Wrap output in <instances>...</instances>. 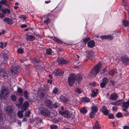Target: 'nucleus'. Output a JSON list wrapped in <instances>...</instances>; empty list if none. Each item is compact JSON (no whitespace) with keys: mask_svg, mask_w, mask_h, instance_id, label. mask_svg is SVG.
<instances>
[{"mask_svg":"<svg viewBox=\"0 0 129 129\" xmlns=\"http://www.w3.org/2000/svg\"><path fill=\"white\" fill-rule=\"evenodd\" d=\"M82 79V77L80 74H72L69 76L68 81L70 86H71L74 83L76 80L79 81Z\"/></svg>","mask_w":129,"mask_h":129,"instance_id":"f257e3e1","label":"nucleus"},{"mask_svg":"<svg viewBox=\"0 0 129 129\" xmlns=\"http://www.w3.org/2000/svg\"><path fill=\"white\" fill-rule=\"evenodd\" d=\"M101 67V63H99L96 66L94 67L93 69H92L90 71L89 73V76L90 77H95Z\"/></svg>","mask_w":129,"mask_h":129,"instance_id":"f03ea898","label":"nucleus"},{"mask_svg":"<svg viewBox=\"0 0 129 129\" xmlns=\"http://www.w3.org/2000/svg\"><path fill=\"white\" fill-rule=\"evenodd\" d=\"M20 67L18 64L14 63L12 64L11 69L12 75L16 76L17 75V73L20 70Z\"/></svg>","mask_w":129,"mask_h":129,"instance_id":"7ed1b4c3","label":"nucleus"},{"mask_svg":"<svg viewBox=\"0 0 129 129\" xmlns=\"http://www.w3.org/2000/svg\"><path fill=\"white\" fill-rule=\"evenodd\" d=\"M39 113L43 115L49 117L50 116V113L49 111L45 108L41 107L39 109Z\"/></svg>","mask_w":129,"mask_h":129,"instance_id":"20e7f679","label":"nucleus"},{"mask_svg":"<svg viewBox=\"0 0 129 129\" xmlns=\"http://www.w3.org/2000/svg\"><path fill=\"white\" fill-rule=\"evenodd\" d=\"M59 112L63 117L68 118L71 117V114L70 112L67 110H66L63 112L60 111Z\"/></svg>","mask_w":129,"mask_h":129,"instance_id":"39448f33","label":"nucleus"},{"mask_svg":"<svg viewBox=\"0 0 129 129\" xmlns=\"http://www.w3.org/2000/svg\"><path fill=\"white\" fill-rule=\"evenodd\" d=\"M53 73L55 76L58 75L62 76L63 75L64 72L59 69H56L54 71Z\"/></svg>","mask_w":129,"mask_h":129,"instance_id":"423d86ee","label":"nucleus"},{"mask_svg":"<svg viewBox=\"0 0 129 129\" xmlns=\"http://www.w3.org/2000/svg\"><path fill=\"white\" fill-rule=\"evenodd\" d=\"M118 97V94L115 93H111L110 95L109 99L112 101H116Z\"/></svg>","mask_w":129,"mask_h":129,"instance_id":"0eeeda50","label":"nucleus"},{"mask_svg":"<svg viewBox=\"0 0 129 129\" xmlns=\"http://www.w3.org/2000/svg\"><path fill=\"white\" fill-rule=\"evenodd\" d=\"M121 60L124 65L129 64V59L127 57H122L121 58Z\"/></svg>","mask_w":129,"mask_h":129,"instance_id":"6e6552de","label":"nucleus"},{"mask_svg":"<svg viewBox=\"0 0 129 129\" xmlns=\"http://www.w3.org/2000/svg\"><path fill=\"white\" fill-rule=\"evenodd\" d=\"M1 92V93L3 95L6 96L9 93V92L8 90L7 87H2L0 91Z\"/></svg>","mask_w":129,"mask_h":129,"instance_id":"1a4fd4ad","label":"nucleus"},{"mask_svg":"<svg viewBox=\"0 0 129 129\" xmlns=\"http://www.w3.org/2000/svg\"><path fill=\"white\" fill-rule=\"evenodd\" d=\"M32 62L34 63V66L36 67V68L38 69L39 68H40V69L42 68V67L41 66L40 67L37 66V65H38V63L40 62V60L39 59L35 58L33 60Z\"/></svg>","mask_w":129,"mask_h":129,"instance_id":"9d476101","label":"nucleus"},{"mask_svg":"<svg viewBox=\"0 0 129 129\" xmlns=\"http://www.w3.org/2000/svg\"><path fill=\"white\" fill-rule=\"evenodd\" d=\"M129 106V100L123 103V106H122L123 108L122 110L125 112L126 111V110Z\"/></svg>","mask_w":129,"mask_h":129,"instance_id":"9b49d317","label":"nucleus"},{"mask_svg":"<svg viewBox=\"0 0 129 129\" xmlns=\"http://www.w3.org/2000/svg\"><path fill=\"white\" fill-rule=\"evenodd\" d=\"M5 110L7 113L10 116L11 115L12 113L13 110L11 109L10 107L9 106H6Z\"/></svg>","mask_w":129,"mask_h":129,"instance_id":"f8f14e48","label":"nucleus"},{"mask_svg":"<svg viewBox=\"0 0 129 129\" xmlns=\"http://www.w3.org/2000/svg\"><path fill=\"white\" fill-rule=\"evenodd\" d=\"M0 75L3 76L5 79H6L7 77V74L6 71L3 69L1 70Z\"/></svg>","mask_w":129,"mask_h":129,"instance_id":"ddd939ff","label":"nucleus"},{"mask_svg":"<svg viewBox=\"0 0 129 129\" xmlns=\"http://www.w3.org/2000/svg\"><path fill=\"white\" fill-rule=\"evenodd\" d=\"M45 102L47 106L51 108H53L52 102L50 100L47 99L45 101Z\"/></svg>","mask_w":129,"mask_h":129,"instance_id":"4468645a","label":"nucleus"},{"mask_svg":"<svg viewBox=\"0 0 129 129\" xmlns=\"http://www.w3.org/2000/svg\"><path fill=\"white\" fill-rule=\"evenodd\" d=\"M107 82V79L106 78H104L102 80V82L100 84L101 87L102 88L104 87Z\"/></svg>","mask_w":129,"mask_h":129,"instance_id":"2eb2a0df","label":"nucleus"},{"mask_svg":"<svg viewBox=\"0 0 129 129\" xmlns=\"http://www.w3.org/2000/svg\"><path fill=\"white\" fill-rule=\"evenodd\" d=\"M102 40L109 39L112 40L113 39V37L111 35L101 36L100 37Z\"/></svg>","mask_w":129,"mask_h":129,"instance_id":"dca6fc26","label":"nucleus"},{"mask_svg":"<svg viewBox=\"0 0 129 129\" xmlns=\"http://www.w3.org/2000/svg\"><path fill=\"white\" fill-rule=\"evenodd\" d=\"M86 53L87 55V57L91 60L92 59L91 58V57L94 56V53L91 51H87Z\"/></svg>","mask_w":129,"mask_h":129,"instance_id":"f3484780","label":"nucleus"},{"mask_svg":"<svg viewBox=\"0 0 129 129\" xmlns=\"http://www.w3.org/2000/svg\"><path fill=\"white\" fill-rule=\"evenodd\" d=\"M26 40L29 41H33L36 38L34 36L31 35H27L26 36Z\"/></svg>","mask_w":129,"mask_h":129,"instance_id":"a211bd4d","label":"nucleus"},{"mask_svg":"<svg viewBox=\"0 0 129 129\" xmlns=\"http://www.w3.org/2000/svg\"><path fill=\"white\" fill-rule=\"evenodd\" d=\"M102 111L104 115H107L109 113L107 107L105 106H103L102 107Z\"/></svg>","mask_w":129,"mask_h":129,"instance_id":"6ab92c4d","label":"nucleus"},{"mask_svg":"<svg viewBox=\"0 0 129 129\" xmlns=\"http://www.w3.org/2000/svg\"><path fill=\"white\" fill-rule=\"evenodd\" d=\"M57 62L59 64H66L67 62L63 58H58L57 59Z\"/></svg>","mask_w":129,"mask_h":129,"instance_id":"aec40b11","label":"nucleus"},{"mask_svg":"<svg viewBox=\"0 0 129 129\" xmlns=\"http://www.w3.org/2000/svg\"><path fill=\"white\" fill-rule=\"evenodd\" d=\"M3 57L4 58V63L6 64L7 63V61L8 60V53H4L3 55Z\"/></svg>","mask_w":129,"mask_h":129,"instance_id":"412c9836","label":"nucleus"},{"mask_svg":"<svg viewBox=\"0 0 129 129\" xmlns=\"http://www.w3.org/2000/svg\"><path fill=\"white\" fill-rule=\"evenodd\" d=\"M3 21L7 22L8 24H12V19L8 18H5L3 20Z\"/></svg>","mask_w":129,"mask_h":129,"instance_id":"4be33fe9","label":"nucleus"},{"mask_svg":"<svg viewBox=\"0 0 129 129\" xmlns=\"http://www.w3.org/2000/svg\"><path fill=\"white\" fill-rule=\"evenodd\" d=\"M28 106V102L27 101L25 102L22 108V110L23 111L26 110L27 109V107Z\"/></svg>","mask_w":129,"mask_h":129,"instance_id":"5701e85b","label":"nucleus"},{"mask_svg":"<svg viewBox=\"0 0 129 129\" xmlns=\"http://www.w3.org/2000/svg\"><path fill=\"white\" fill-rule=\"evenodd\" d=\"M95 42L93 40L91 41L88 43L87 45L88 47L92 48L95 46Z\"/></svg>","mask_w":129,"mask_h":129,"instance_id":"b1692460","label":"nucleus"},{"mask_svg":"<svg viewBox=\"0 0 129 129\" xmlns=\"http://www.w3.org/2000/svg\"><path fill=\"white\" fill-rule=\"evenodd\" d=\"M59 100L60 101L63 102L64 103H66L68 100L67 98L63 95L60 96L59 98Z\"/></svg>","mask_w":129,"mask_h":129,"instance_id":"393cba45","label":"nucleus"},{"mask_svg":"<svg viewBox=\"0 0 129 129\" xmlns=\"http://www.w3.org/2000/svg\"><path fill=\"white\" fill-rule=\"evenodd\" d=\"M38 94L41 97H43L45 95V92L43 90H41L39 91L38 92Z\"/></svg>","mask_w":129,"mask_h":129,"instance_id":"a878e982","label":"nucleus"},{"mask_svg":"<svg viewBox=\"0 0 129 129\" xmlns=\"http://www.w3.org/2000/svg\"><path fill=\"white\" fill-rule=\"evenodd\" d=\"M122 22L123 25L125 27L129 25V22L128 21L125 20H123L122 21Z\"/></svg>","mask_w":129,"mask_h":129,"instance_id":"bb28decb","label":"nucleus"},{"mask_svg":"<svg viewBox=\"0 0 129 129\" xmlns=\"http://www.w3.org/2000/svg\"><path fill=\"white\" fill-rule=\"evenodd\" d=\"M98 90L97 89L93 90L92 91V93L91 95V96L94 97L96 96L98 93Z\"/></svg>","mask_w":129,"mask_h":129,"instance_id":"cd10ccee","label":"nucleus"},{"mask_svg":"<svg viewBox=\"0 0 129 129\" xmlns=\"http://www.w3.org/2000/svg\"><path fill=\"white\" fill-rule=\"evenodd\" d=\"M92 111L93 112L96 113L98 111L97 107L96 106H92L91 107Z\"/></svg>","mask_w":129,"mask_h":129,"instance_id":"c85d7f7f","label":"nucleus"},{"mask_svg":"<svg viewBox=\"0 0 129 129\" xmlns=\"http://www.w3.org/2000/svg\"><path fill=\"white\" fill-rule=\"evenodd\" d=\"M2 4L7 5V2L5 0H2L0 2V9L1 8Z\"/></svg>","mask_w":129,"mask_h":129,"instance_id":"c756f323","label":"nucleus"},{"mask_svg":"<svg viewBox=\"0 0 129 129\" xmlns=\"http://www.w3.org/2000/svg\"><path fill=\"white\" fill-rule=\"evenodd\" d=\"M94 129H99L100 127L98 123L97 122H95L94 125L93 126Z\"/></svg>","mask_w":129,"mask_h":129,"instance_id":"7c9ffc66","label":"nucleus"},{"mask_svg":"<svg viewBox=\"0 0 129 129\" xmlns=\"http://www.w3.org/2000/svg\"><path fill=\"white\" fill-rule=\"evenodd\" d=\"M80 112L82 113L85 114L87 112V110L85 107L82 108L80 110Z\"/></svg>","mask_w":129,"mask_h":129,"instance_id":"2f4dec72","label":"nucleus"},{"mask_svg":"<svg viewBox=\"0 0 129 129\" xmlns=\"http://www.w3.org/2000/svg\"><path fill=\"white\" fill-rule=\"evenodd\" d=\"M25 98L27 99L29 97V94L27 90H26L24 91L23 92Z\"/></svg>","mask_w":129,"mask_h":129,"instance_id":"473e14b6","label":"nucleus"},{"mask_svg":"<svg viewBox=\"0 0 129 129\" xmlns=\"http://www.w3.org/2000/svg\"><path fill=\"white\" fill-rule=\"evenodd\" d=\"M24 111L22 110L21 111H19L17 113V115L20 118H22L23 116V114L22 112H23Z\"/></svg>","mask_w":129,"mask_h":129,"instance_id":"72a5a7b5","label":"nucleus"},{"mask_svg":"<svg viewBox=\"0 0 129 129\" xmlns=\"http://www.w3.org/2000/svg\"><path fill=\"white\" fill-rule=\"evenodd\" d=\"M42 121L41 119L37 117L35 119V122L37 124L40 123Z\"/></svg>","mask_w":129,"mask_h":129,"instance_id":"f704fd0d","label":"nucleus"},{"mask_svg":"<svg viewBox=\"0 0 129 129\" xmlns=\"http://www.w3.org/2000/svg\"><path fill=\"white\" fill-rule=\"evenodd\" d=\"M82 101L83 102H88L89 101V99L87 98L83 97L82 98Z\"/></svg>","mask_w":129,"mask_h":129,"instance_id":"c9c22d12","label":"nucleus"},{"mask_svg":"<svg viewBox=\"0 0 129 129\" xmlns=\"http://www.w3.org/2000/svg\"><path fill=\"white\" fill-rule=\"evenodd\" d=\"M122 103V101L119 100L116 102V106H120Z\"/></svg>","mask_w":129,"mask_h":129,"instance_id":"e433bc0d","label":"nucleus"},{"mask_svg":"<svg viewBox=\"0 0 129 129\" xmlns=\"http://www.w3.org/2000/svg\"><path fill=\"white\" fill-rule=\"evenodd\" d=\"M52 52L51 49L50 48H49L47 50L46 53L48 55H51L52 54Z\"/></svg>","mask_w":129,"mask_h":129,"instance_id":"4c0bfd02","label":"nucleus"},{"mask_svg":"<svg viewBox=\"0 0 129 129\" xmlns=\"http://www.w3.org/2000/svg\"><path fill=\"white\" fill-rule=\"evenodd\" d=\"M11 98L12 100L13 101H15L17 99L16 96L14 95H12Z\"/></svg>","mask_w":129,"mask_h":129,"instance_id":"58836bf2","label":"nucleus"},{"mask_svg":"<svg viewBox=\"0 0 129 129\" xmlns=\"http://www.w3.org/2000/svg\"><path fill=\"white\" fill-rule=\"evenodd\" d=\"M75 91L78 94H79L82 92V90L79 88H76L75 90Z\"/></svg>","mask_w":129,"mask_h":129,"instance_id":"ea45409f","label":"nucleus"},{"mask_svg":"<svg viewBox=\"0 0 129 129\" xmlns=\"http://www.w3.org/2000/svg\"><path fill=\"white\" fill-rule=\"evenodd\" d=\"M116 116L117 118H120L123 116L122 113L120 112L117 113L116 114Z\"/></svg>","mask_w":129,"mask_h":129,"instance_id":"a19ab883","label":"nucleus"},{"mask_svg":"<svg viewBox=\"0 0 129 129\" xmlns=\"http://www.w3.org/2000/svg\"><path fill=\"white\" fill-rule=\"evenodd\" d=\"M53 40L58 43H61V41L60 40L56 38L55 37L53 38Z\"/></svg>","mask_w":129,"mask_h":129,"instance_id":"79ce46f5","label":"nucleus"},{"mask_svg":"<svg viewBox=\"0 0 129 129\" xmlns=\"http://www.w3.org/2000/svg\"><path fill=\"white\" fill-rule=\"evenodd\" d=\"M17 52L18 53L21 54L23 53V49L19 48L17 50Z\"/></svg>","mask_w":129,"mask_h":129,"instance_id":"37998d69","label":"nucleus"},{"mask_svg":"<svg viewBox=\"0 0 129 129\" xmlns=\"http://www.w3.org/2000/svg\"><path fill=\"white\" fill-rule=\"evenodd\" d=\"M95 113L93 112L92 111L90 112L89 114V116L91 118H93V117L94 116Z\"/></svg>","mask_w":129,"mask_h":129,"instance_id":"c03bdc74","label":"nucleus"},{"mask_svg":"<svg viewBox=\"0 0 129 129\" xmlns=\"http://www.w3.org/2000/svg\"><path fill=\"white\" fill-rule=\"evenodd\" d=\"M44 22L46 23H48L50 22V20L48 18H47L46 20H44Z\"/></svg>","mask_w":129,"mask_h":129,"instance_id":"a18cd8bd","label":"nucleus"},{"mask_svg":"<svg viewBox=\"0 0 129 129\" xmlns=\"http://www.w3.org/2000/svg\"><path fill=\"white\" fill-rule=\"evenodd\" d=\"M51 129H57V126L56 125H51L50 126Z\"/></svg>","mask_w":129,"mask_h":129,"instance_id":"49530a36","label":"nucleus"},{"mask_svg":"<svg viewBox=\"0 0 129 129\" xmlns=\"http://www.w3.org/2000/svg\"><path fill=\"white\" fill-rule=\"evenodd\" d=\"M90 40V39L89 38H87L86 39H84V42L86 44L87 42L89 40Z\"/></svg>","mask_w":129,"mask_h":129,"instance_id":"de8ad7c7","label":"nucleus"},{"mask_svg":"<svg viewBox=\"0 0 129 129\" xmlns=\"http://www.w3.org/2000/svg\"><path fill=\"white\" fill-rule=\"evenodd\" d=\"M58 90L57 88H55L53 90V93L55 94H56L58 91Z\"/></svg>","mask_w":129,"mask_h":129,"instance_id":"09e8293b","label":"nucleus"},{"mask_svg":"<svg viewBox=\"0 0 129 129\" xmlns=\"http://www.w3.org/2000/svg\"><path fill=\"white\" fill-rule=\"evenodd\" d=\"M23 98L22 97L20 98L19 99V102L20 103L21 105L22 104L23 102Z\"/></svg>","mask_w":129,"mask_h":129,"instance_id":"8fccbe9b","label":"nucleus"},{"mask_svg":"<svg viewBox=\"0 0 129 129\" xmlns=\"http://www.w3.org/2000/svg\"><path fill=\"white\" fill-rule=\"evenodd\" d=\"M115 71L114 70H112L110 71L109 72V74L111 75L112 76L114 74Z\"/></svg>","mask_w":129,"mask_h":129,"instance_id":"3c124183","label":"nucleus"},{"mask_svg":"<svg viewBox=\"0 0 129 129\" xmlns=\"http://www.w3.org/2000/svg\"><path fill=\"white\" fill-rule=\"evenodd\" d=\"M30 111L29 110L27 111L25 113V116H29L30 113Z\"/></svg>","mask_w":129,"mask_h":129,"instance_id":"603ef678","label":"nucleus"},{"mask_svg":"<svg viewBox=\"0 0 129 129\" xmlns=\"http://www.w3.org/2000/svg\"><path fill=\"white\" fill-rule=\"evenodd\" d=\"M108 117L109 118H113L114 117V115L112 114H109L108 115Z\"/></svg>","mask_w":129,"mask_h":129,"instance_id":"864d4df0","label":"nucleus"},{"mask_svg":"<svg viewBox=\"0 0 129 129\" xmlns=\"http://www.w3.org/2000/svg\"><path fill=\"white\" fill-rule=\"evenodd\" d=\"M17 90L18 92L20 93H21L22 92V90L19 87L18 88Z\"/></svg>","mask_w":129,"mask_h":129,"instance_id":"5fc2aeb1","label":"nucleus"},{"mask_svg":"<svg viewBox=\"0 0 129 129\" xmlns=\"http://www.w3.org/2000/svg\"><path fill=\"white\" fill-rule=\"evenodd\" d=\"M58 104L57 103H56L54 105H53V107H54L55 108H56L58 107Z\"/></svg>","mask_w":129,"mask_h":129,"instance_id":"6e6d98bb","label":"nucleus"},{"mask_svg":"<svg viewBox=\"0 0 129 129\" xmlns=\"http://www.w3.org/2000/svg\"><path fill=\"white\" fill-rule=\"evenodd\" d=\"M27 25L25 24H23L21 25V27L22 28H25L27 26Z\"/></svg>","mask_w":129,"mask_h":129,"instance_id":"4d7b16f0","label":"nucleus"},{"mask_svg":"<svg viewBox=\"0 0 129 129\" xmlns=\"http://www.w3.org/2000/svg\"><path fill=\"white\" fill-rule=\"evenodd\" d=\"M123 129H129V126L127 125L124 126L123 128Z\"/></svg>","mask_w":129,"mask_h":129,"instance_id":"13d9d810","label":"nucleus"},{"mask_svg":"<svg viewBox=\"0 0 129 129\" xmlns=\"http://www.w3.org/2000/svg\"><path fill=\"white\" fill-rule=\"evenodd\" d=\"M117 109L116 107H115L113 106L112 108V110H117Z\"/></svg>","mask_w":129,"mask_h":129,"instance_id":"bf43d9fd","label":"nucleus"},{"mask_svg":"<svg viewBox=\"0 0 129 129\" xmlns=\"http://www.w3.org/2000/svg\"><path fill=\"white\" fill-rule=\"evenodd\" d=\"M114 82L113 81L111 80L110 81V84L112 85H113L114 84Z\"/></svg>","mask_w":129,"mask_h":129,"instance_id":"052dcab7","label":"nucleus"},{"mask_svg":"<svg viewBox=\"0 0 129 129\" xmlns=\"http://www.w3.org/2000/svg\"><path fill=\"white\" fill-rule=\"evenodd\" d=\"M17 122L18 124L19 125V126H20L21 124V122L20 121V120H18L17 121Z\"/></svg>","mask_w":129,"mask_h":129,"instance_id":"680f3d73","label":"nucleus"},{"mask_svg":"<svg viewBox=\"0 0 129 129\" xmlns=\"http://www.w3.org/2000/svg\"><path fill=\"white\" fill-rule=\"evenodd\" d=\"M106 68H104V69L101 70V74L103 73L106 70Z\"/></svg>","mask_w":129,"mask_h":129,"instance_id":"e2e57ef3","label":"nucleus"},{"mask_svg":"<svg viewBox=\"0 0 129 129\" xmlns=\"http://www.w3.org/2000/svg\"><path fill=\"white\" fill-rule=\"evenodd\" d=\"M6 9H2V11L4 13H7V10H6Z\"/></svg>","mask_w":129,"mask_h":129,"instance_id":"0e129e2a","label":"nucleus"},{"mask_svg":"<svg viewBox=\"0 0 129 129\" xmlns=\"http://www.w3.org/2000/svg\"><path fill=\"white\" fill-rule=\"evenodd\" d=\"M6 10H7V13L8 14H9L11 13L10 10L7 9H6Z\"/></svg>","mask_w":129,"mask_h":129,"instance_id":"69168bd1","label":"nucleus"},{"mask_svg":"<svg viewBox=\"0 0 129 129\" xmlns=\"http://www.w3.org/2000/svg\"><path fill=\"white\" fill-rule=\"evenodd\" d=\"M1 45L0 46V47L1 48H3V43L2 42L0 43Z\"/></svg>","mask_w":129,"mask_h":129,"instance_id":"338daca9","label":"nucleus"},{"mask_svg":"<svg viewBox=\"0 0 129 129\" xmlns=\"http://www.w3.org/2000/svg\"><path fill=\"white\" fill-rule=\"evenodd\" d=\"M90 84L94 86L95 84V82H92L90 83Z\"/></svg>","mask_w":129,"mask_h":129,"instance_id":"774afa93","label":"nucleus"}]
</instances>
